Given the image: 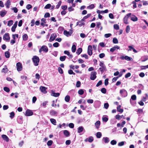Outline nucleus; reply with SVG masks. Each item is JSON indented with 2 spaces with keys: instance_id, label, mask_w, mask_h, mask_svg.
Returning a JSON list of instances; mask_svg holds the SVG:
<instances>
[{
  "instance_id": "nucleus-1",
  "label": "nucleus",
  "mask_w": 148,
  "mask_h": 148,
  "mask_svg": "<svg viewBox=\"0 0 148 148\" xmlns=\"http://www.w3.org/2000/svg\"><path fill=\"white\" fill-rule=\"evenodd\" d=\"M32 60L34 63V64L35 66H37L38 65L39 58L38 57L36 56H34L32 58Z\"/></svg>"
},
{
  "instance_id": "nucleus-2",
  "label": "nucleus",
  "mask_w": 148,
  "mask_h": 148,
  "mask_svg": "<svg viewBox=\"0 0 148 148\" xmlns=\"http://www.w3.org/2000/svg\"><path fill=\"white\" fill-rule=\"evenodd\" d=\"M48 51V49L47 46L45 45L42 46L39 50V52L40 53L42 51L47 53Z\"/></svg>"
},
{
  "instance_id": "nucleus-3",
  "label": "nucleus",
  "mask_w": 148,
  "mask_h": 148,
  "mask_svg": "<svg viewBox=\"0 0 148 148\" xmlns=\"http://www.w3.org/2000/svg\"><path fill=\"white\" fill-rule=\"evenodd\" d=\"M131 15V13H129L126 14V15L125 16L123 19V23L125 24H127L129 23L128 22V19Z\"/></svg>"
},
{
  "instance_id": "nucleus-4",
  "label": "nucleus",
  "mask_w": 148,
  "mask_h": 148,
  "mask_svg": "<svg viewBox=\"0 0 148 148\" xmlns=\"http://www.w3.org/2000/svg\"><path fill=\"white\" fill-rule=\"evenodd\" d=\"M3 39L7 42H9L10 40V37L8 33H5L3 36Z\"/></svg>"
},
{
  "instance_id": "nucleus-5",
  "label": "nucleus",
  "mask_w": 148,
  "mask_h": 148,
  "mask_svg": "<svg viewBox=\"0 0 148 148\" xmlns=\"http://www.w3.org/2000/svg\"><path fill=\"white\" fill-rule=\"evenodd\" d=\"M120 93L121 96L123 97H125L127 95V91L124 89L121 90L120 91Z\"/></svg>"
},
{
  "instance_id": "nucleus-6",
  "label": "nucleus",
  "mask_w": 148,
  "mask_h": 148,
  "mask_svg": "<svg viewBox=\"0 0 148 148\" xmlns=\"http://www.w3.org/2000/svg\"><path fill=\"white\" fill-rule=\"evenodd\" d=\"M73 33V31L72 29H70L69 31H67L66 30H64L63 32L64 35L67 37H69Z\"/></svg>"
},
{
  "instance_id": "nucleus-7",
  "label": "nucleus",
  "mask_w": 148,
  "mask_h": 148,
  "mask_svg": "<svg viewBox=\"0 0 148 148\" xmlns=\"http://www.w3.org/2000/svg\"><path fill=\"white\" fill-rule=\"evenodd\" d=\"M16 69L18 71H20L22 70L23 66L21 63L18 62L16 64Z\"/></svg>"
},
{
  "instance_id": "nucleus-8",
  "label": "nucleus",
  "mask_w": 148,
  "mask_h": 148,
  "mask_svg": "<svg viewBox=\"0 0 148 148\" xmlns=\"http://www.w3.org/2000/svg\"><path fill=\"white\" fill-rule=\"evenodd\" d=\"M97 72L95 71L91 72L90 75V78L92 80H94L96 77V75Z\"/></svg>"
},
{
  "instance_id": "nucleus-9",
  "label": "nucleus",
  "mask_w": 148,
  "mask_h": 148,
  "mask_svg": "<svg viewBox=\"0 0 148 148\" xmlns=\"http://www.w3.org/2000/svg\"><path fill=\"white\" fill-rule=\"evenodd\" d=\"M92 46L91 45H89L88 48V55L91 56L92 55Z\"/></svg>"
},
{
  "instance_id": "nucleus-10",
  "label": "nucleus",
  "mask_w": 148,
  "mask_h": 148,
  "mask_svg": "<svg viewBox=\"0 0 148 148\" xmlns=\"http://www.w3.org/2000/svg\"><path fill=\"white\" fill-rule=\"evenodd\" d=\"M57 34L56 33H54L51 34L50 37L49 41L50 42L54 40L55 38L57 37Z\"/></svg>"
},
{
  "instance_id": "nucleus-11",
  "label": "nucleus",
  "mask_w": 148,
  "mask_h": 148,
  "mask_svg": "<svg viewBox=\"0 0 148 148\" xmlns=\"http://www.w3.org/2000/svg\"><path fill=\"white\" fill-rule=\"evenodd\" d=\"M130 17V18L131 20L134 22H136L138 20L137 17L134 14H131V15Z\"/></svg>"
},
{
  "instance_id": "nucleus-12",
  "label": "nucleus",
  "mask_w": 148,
  "mask_h": 148,
  "mask_svg": "<svg viewBox=\"0 0 148 148\" xmlns=\"http://www.w3.org/2000/svg\"><path fill=\"white\" fill-rule=\"evenodd\" d=\"M40 89L41 91L44 94H46L47 92V91L46 90L47 88L45 87L41 86L40 87Z\"/></svg>"
},
{
  "instance_id": "nucleus-13",
  "label": "nucleus",
  "mask_w": 148,
  "mask_h": 148,
  "mask_svg": "<svg viewBox=\"0 0 148 148\" xmlns=\"http://www.w3.org/2000/svg\"><path fill=\"white\" fill-rule=\"evenodd\" d=\"M33 114V112L31 110L28 109L26 112L25 115L26 116H29L32 115Z\"/></svg>"
},
{
  "instance_id": "nucleus-14",
  "label": "nucleus",
  "mask_w": 148,
  "mask_h": 148,
  "mask_svg": "<svg viewBox=\"0 0 148 148\" xmlns=\"http://www.w3.org/2000/svg\"><path fill=\"white\" fill-rule=\"evenodd\" d=\"M49 113L51 115L55 116H57L58 114L57 112L53 110H51Z\"/></svg>"
},
{
  "instance_id": "nucleus-15",
  "label": "nucleus",
  "mask_w": 148,
  "mask_h": 148,
  "mask_svg": "<svg viewBox=\"0 0 148 148\" xmlns=\"http://www.w3.org/2000/svg\"><path fill=\"white\" fill-rule=\"evenodd\" d=\"M102 141L104 143H107L109 142L110 140L108 138L105 137L103 138Z\"/></svg>"
},
{
  "instance_id": "nucleus-16",
  "label": "nucleus",
  "mask_w": 148,
  "mask_h": 148,
  "mask_svg": "<svg viewBox=\"0 0 148 148\" xmlns=\"http://www.w3.org/2000/svg\"><path fill=\"white\" fill-rule=\"evenodd\" d=\"M100 103L99 101H97L95 102L94 106L96 108H97L100 106Z\"/></svg>"
},
{
  "instance_id": "nucleus-17",
  "label": "nucleus",
  "mask_w": 148,
  "mask_h": 148,
  "mask_svg": "<svg viewBox=\"0 0 148 148\" xmlns=\"http://www.w3.org/2000/svg\"><path fill=\"white\" fill-rule=\"evenodd\" d=\"M119 48L120 47L119 46L117 45H115L112 48H111L110 49V51L111 52H113L114 51L116 50V49H119Z\"/></svg>"
},
{
  "instance_id": "nucleus-18",
  "label": "nucleus",
  "mask_w": 148,
  "mask_h": 148,
  "mask_svg": "<svg viewBox=\"0 0 148 148\" xmlns=\"http://www.w3.org/2000/svg\"><path fill=\"white\" fill-rule=\"evenodd\" d=\"M51 95L54 97H57L60 96V93H55L52 90Z\"/></svg>"
},
{
  "instance_id": "nucleus-19",
  "label": "nucleus",
  "mask_w": 148,
  "mask_h": 148,
  "mask_svg": "<svg viewBox=\"0 0 148 148\" xmlns=\"http://www.w3.org/2000/svg\"><path fill=\"white\" fill-rule=\"evenodd\" d=\"M1 137L6 142H8L9 141V138L6 135L3 134L2 135Z\"/></svg>"
},
{
  "instance_id": "nucleus-20",
  "label": "nucleus",
  "mask_w": 148,
  "mask_h": 148,
  "mask_svg": "<svg viewBox=\"0 0 148 148\" xmlns=\"http://www.w3.org/2000/svg\"><path fill=\"white\" fill-rule=\"evenodd\" d=\"M8 70L6 66L5 65L4 66V68H3L1 70V72L4 73L5 74L8 72Z\"/></svg>"
},
{
  "instance_id": "nucleus-21",
  "label": "nucleus",
  "mask_w": 148,
  "mask_h": 148,
  "mask_svg": "<svg viewBox=\"0 0 148 148\" xmlns=\"http://www.w3.org/2000/svg\"><path fill=\"white\" fill-rule=\"evenodd\" d=\"M7 12V11L5 10L1 11L0 12V15L1 17H3L6 14Z\"/></svg>"
},
{
  "instance_id": "nucleus-22",
  "label": "nucleus",
  "mask_w": 148,
  "mask_h": 148,
  "mask_svg": "<svg viewBox=\"0 0 148 148\" xmlns=\"http://www.w3.org/2000/svg\"><path fill=\"white\" fill-rule=\"evenodd\" d=\"M84 130V128L82 126H80L77 128V132L78 133H80L82 132Z\"/></svg>"
},
{
  "instance_id": "nucleus-23",
  "label": "nucleus",
  "mask_w": 148,
  "mask_h": 148,
  "mask_svg": "<svg viewBox=\"0 0 148 148\" xmlns=\"http://www.w3.org/2000/svg\"><path fill=\"white\" fill-rule=\"evenodd\" d=\"M11 4V1L10 0H8L5 3V5L7 8H9Z\"/></svg>"
},
{
  "instance_id": "nucleus-24",
  "label": "nucleus",
  "mask_w": 148,
  "mask_h": 148,
  "mask_svg": "<svg viewBox=\"0 0 148 148\" xmlns=\"http://www.w3.org/2000/svg\"><path fill=\"white\" fill-rule=\"evenodd\" d=\"M64 135L66 137L69 136L70 134L69 132L67 130H64L63 131Z\"/></svg>"
},
{
  "instance_id": "nucleus-25",
  "label": "nucleus",
  "mask_w": 148,
  "mask_h": 148,
  "mask_svg": "<svg viewBox=\"0 0 148 148\" xmlns=\"http://www.w3.org/2000/svg\"><path fill=\"white\" fill-rule=\"evenodd\" d=\"M100 125V122L99 121H97L95 123V125L97 129H98L99 128Z\"/></svg>"
},
{
  "instance_id": "nucleus-26",
  "label": "nucleus",
  "mask_w": 148,
  "mask_h": 148,
  "mask_svg": "<svg viewBox=\"0 0 148 148\" xmlns=\"http://www.w3.org/2000/svg\"><path fill=\"white\" fill-rule=\"evenodd\" d=\"M101 23L100 22H98L97 23L96 27L98 28H100V31H101L102 29V27L101 26Z\"/></svg>"
},
{
  "instance_id": "nucleus-27",
  "label": "nucleus",
  "mask_w": 148,
  "mask_h": 148,
  "mask_svg": "<svg viewBox=\"0 0 148 148\" xmlns=\"http://www.w3.org/2000/svg\"><path fill=\"white\" fill-rule=\"evenodd\" d=\"M145 96L143 97L142 100L143 101H145L148 99V95L147 94H145Z\"/></svg>"
},
{
  "instance_id": "nucleus-28",
  "label": "nucleus",
  "mask_w": 148,
  "mask_h": 148,
  "mask_svg": "<svg viewBox=\"0 0 148 148\" xmlns=\"http://www.w3.org/2000/svg\"><path fill=\"white\" fill-rule=\"evenodd\" d=\"M121 105L118 106L117 108V111L122 113L123 112V109H121Z\"/></svg>"
},
{
  "instance_id": "nucleus-29",
  "label": "nucleus",
  "mask_w": 148,
  "mask_h": 148,
  "mask_svg": "<svg viewBox=\"0 0 148 148\" xmlns=\"http://www.w3.org/2000/svg\"><path fill=\"white\" fill-rule=\"evenodd\" d=\"M106 66H102L99 68V70L101 71L102 73H103L104 71L106 70Z\"/></svg>"
},
{
  "instance_id": "nucleus-30",
  "label": "nucleus",
  "mask_w": 148,
  "mask_h": 148,
  "mask_svg": "<svg viewBox=\"0 0 148 148\" xmlns=\"http://www.w3.org/2000/svg\"><path fill=\"white\" fill-rule=\"evenodd\" d=\"M17 121L18 123H19L21 124L23 123L22 118L21 117H18L17 119Z\"/></svg>"
},
{
  "instance_id": "nucleus-31",
  "label": "nucleus",
  "mask_w": 148,
  "mask_h": 148,
  "mask_svg": "<svg viewBox=\"0 0 148 148\" xmlns=\"http://www.w3.org/2000/svg\"><path fill=\"white\" fill-rule=\"evenodd\" d=\"M70 97L68 95H67L66 96V97H65V98H64V100H65V101L67 102H69L70 100Z\"/></svg>"
},
{
  "instance_id": "nucleus-32",
  "label": "nucleus",
  "mask_w": 148,
  "mask_h": 148,
  "mask_svg": "<svg viewBox=\"0 0 148 148\" xmlns=\"http://www.w3.org/2000/svg\"><path fill=\"white\" fill-rule=\"evenodd\" d=\"M82 48H79L77 50V51L76 52V53L78 55H79L82 52Z\"/></svg>"
},
{
  "instance_id": "nucleus-33",
  "label": "nucleus",
  "mask_w": 148,
  "mask_h": 148,
  "mask_svg": "<svg viewBox=\"0 0 148 148\" xmlns=\"http://www.w3.org/2000/svg\"><path fill=\"white\" fill-rule=\"evenodd\" d=\"M76 50V46L75 45L73 44L71 48V50L73 52H75Z\"/></svg>"
},
{
  "instance_id": "nucleus-34",
  "label": "nucleus",
  "mask_w": 148,
  "mask_h": 148,
  "mask_svg": "<svg viewBox=\"0 0 148 148\" xmlns=\"http://www.w3.org/2000/svg\"><path fill=\"white\" fill-rule=\"evenodd\" d=\"M28 36L26 34H25L23 36V40H24L26 41L27 40Z\"/></svg>"
},
{
  "instance_id": "nucleus-35",
  "label": "nucleus",
  "mask_w": 148,
  "mask_h": 148,
  "mask_svg": "<svg viewBox=\"0 0 148 148\" xmlns=\"http://www.w3.org/2000/svg\"><path fill=\"white\" fill-rule=\"evenodd\" d=\"M5 55L6 58H8L10 57V53L8 51H6L5 53Z\"/></svg>"
},
{
  "instance_id": "nucleus-36",
  "label": "nucleus",
  "mask_w": 148,
  "mask_h": 148,
  "mask_svg": "<svg viewBox=\"0 0 148 148\" xmlns=\"http://www.w3.org/2000/svg\"><path fill=\"white\" fill-rule=\"evenodd\" d=\"M96 137L97 138H100L102 136L101 133L100 132H98L96 133Z\"/></svg>"
},
{
  "instance_id": "nucleus-37",
  "label": "nucleus",
  "mask_w": 148,
  "mask_h": 148,
  "mask_svg": "<svg viewBox=\"0 0 148 148\" xmlns=\"http://www.w3.org/2000/svg\"><path fill=\"white\" fill-rule=\"evenodd\" d=\"M50 121L54 125H56V121L55 119H50Z\"/></svg>"
},
{
  "instance_id": "nucleus-38",
  "label": "nucleus",
  "mask_w": 148,
  "mask_h": 148,
  "mask_svg": "<svg viewBox=\"0 0 148 148\" xmlns=\"http://www.w3.org/2000/svg\"><path fill=\"white\" fill-rule=\"evenodd\" d=\"M126 60H127L128 61H131L132 59L130 58V57H129L127 56H125V59Z\"/></svg>"
},
{
  "instance_id": "nucleus-39",
  "label": "nucleus",
  "mask_w": 148,
  "mask_h": 148,
  "mask_svg": "<svg viewBox=\"0 0 148 148\" xmlns=\"http://www.w3.org/2000/svg\"><path fill=\"white\" fill-rule=\"evenodd\" d=\"M95 8L94 5L93 4H91L87 7V8L89 9H92Z\"/></svg>"
},
{
  "instance_id": "nucleus-40",
  "label": "nucleus",
  "mask_w": 148,
  "mask_h": 148,
  "mask_svg": "<svg viewBox=\"0 0 148 148\" xmlns=\"http://www.w3.org/2000/svg\"><path fill=\"white\" fill-rule=\"evenodd\" d=\"M15 114L13 112H12L10 113V117L11 119H12L14 117V116Z\"/></svg>"
},
{
  "instance_id": "nucleus-41",
  "label": "nucleus",
  "mask_w": 148,
  "mask_h": 148,
  "mask_svg": "<svg viewBox=\"0 0 148 148\" xmlns=\"http://www.w3.org/2000/svg\"><path fill=\"white\" fill-rule=\"evenodd\" d=\"M79 94L82 95L84 93V91L82 89H80L78 91Z\"/></svg>"
},
{
  "instance_id": "nucleus-42",
  "label": "nucleus",
  "mask_w": 148,
  "mask_h": 148,
  "mask_svg": "<svg viewBox=\"0 0 148 148\" xmlns=\"http://www.w3.org/2000/svg\"><path fill=\"white\" fill-rule=\"evenodd\" d=\"M66 58V57L65 56H62L60 57V59L61 61H63L65 60Z\"/></svg>"
},
{
  "instance_id": "nucleus-43",
  "label": "nucleus",
  "mask_w": 148,
  "mask_h": 148,
  "mask_svg": "<svg viewBox=\"0 0 148 148\" xmlns=\"http://www.w3.org/2000/svg\"><path fill=\"white\" fill-rule=\"evenodd\" d=\"M62 3V1H59L58 2V4L56 6V8L58 9L61 5Z\"/></svg>"
},
{
  "instance_id": "nucleus-44",
  "label": "nucleus",
  "mask_w": 148,
  "mask_h": 148,
  "mask_svg": "<svg viewBox=\"0 0 148 148\" xmlns=\"http://www.w3.org/2000/svg\"><path fill=\"white\" fill-rule=\"evenodd\" d=\"M3 90L7 92H9L10 91V89L8 87H5L3 88Z\"/></svg>"
},
{
  "instance_id": "nucleus-45",
  "label": "nucleus",
  "mask_w": 148,
  "mask_h": 148,
  "mask_svg": "<svg viewBox=\"0 0 148 148\" xmlns=\"http://www.w3.org/2000/svg\"><path fill=\"white\" fill-rule=\"evenodd\" d=\"M102 121L103 122H106L108 120V119L107 117L103 116L102 118Z\"/></svg>"
},
{
  "instance_id": "nucleus-46",
  "label": "nucleus",
  "mask_w": 148,
  "mask_h": 148,
  "mask_svg": "<svg viewBox=\"0 0 148 148\" xmlns=\"http://www.w3.org/2000/svg\"><path fill=\"white\" fill-rule=\"evenodd\" d=\"M18 34H13L12 35V38L13 39L16 40V38H18Z\"/></svg>"
},
{
  "instance_id": "nucleus-47",
  "label": "nucleus",
  "mask_w": 148,
  "mask_h": 148,
  "mask_svg": "<svg viewBox=\"0 0 148 148\" xmlns=\"http://www.w3.org/2000/svg\"><path fill=\"white\" fill-rule=\"evenodd\" d=\"M112 41L114 44H117L118 43V41L117 39L116 38H114L112 40Z\"/></svg>"
},
{
  "instance_id": "nucleus-48",
  "label": "nucleus",
  "mask_w": 148,
  "mask_h": 148,
  "mask_svg": "<svg viewBox=\"0 0 148 148\" xmlns=\"http://www.w3.org/2000/svg\"><path fill=\"white\" fill-rule=\"evenodd\" d=\"M93 140V138L92 136H90L88 138V141L90 143H92Z\"/></svg>"
},
{
  "instance_id": "nucleus-49",
  "label": "nucleus",
  "mask_w": 148,
  "mask_h": 148,
  "mask_svg": "<svg viewBox=\"0 0 148 148\" xmlns=\"http://www.w3.org/2000/svg\"><path fill=\"white\" fill-rule=\"evenodd\" d=\"M13 24V21L12 20H11L8 21V25L9 26H11Z\"/></svg>"
},
{
  "instance_id": "nucleus-50",
  "label": "nucleus",
  "mask_w": 148,
  "mask_h": 148,
  "mask_svg": "<svg viewBox=\"0 0 148 148\" xmlns=\"http://www.w3.org/2000/svg\"><path fill=\"white\" fill-rule=\"evenodd\" d=\"M130 27L129 25H127V26L126 29V32L127 33H128L130 31Z\"/></svg>"
},
{
  "instance_id": "nucleus-51",
  "label": "nucleus",
  "mask_w": 148,
  "mask_h": 148,
  "mask_svg": "<svg viewBox=\"0 0 148 148\" xmlns=\"http://www.w3.org/2000/svg\"><path fill=\"white\" fill-rule=\"evenodd\" d=\"M101 92L103 94H105L106 92V90L105 88H102L101 89Z\"/></svg>"
},
{
  "instance_id": "nucleus-52",
  "label": "nucleus",
  "mask_w": 148,
  "mask_h": 148,
  "mask_svg": "<svg viewBox=\"0 0 148 148\" xmlns=\"http://www.w3.org/2000/svg\"><path fill=\"white\" fill-rule=\"evenodd\" d=\"M91 16V14H88L86 16H85L84 17L83 19L84 20L90 17Z\"/></svg>"
},
{
  "instance_id": "nucleus-53",
  "label": "nucleus",
  "mask_w": 148,
  "mask_h": 148,
  "mask_svg": "<svg viewBox=\"0 0 148 148\" xmlns=\"http://www.w3.org/2000/svg\"><path fill=\"white\" fill-rule=\"evenodd\" d=\"M125 141H122L119 143L118 144V146H121L125 144Z\"/></svg>"
},
{
  "instance_id": "nucleus-54",
  "label": "nucleus",
  "mask_w": 148,
  "mask_h": 148,
  "mask_svg": "<svg viewBox=\"0 0 148 148\" xmlns=\"http://www.w3.org/2000/svg\"><path fill=\"white\" fill-rule=\"evenodd\" d=\"M59 44L57 42H56L53 44V46L55 47H59Z\"/></svg>"
},
{
  "instance_id": "nucleus-55",
  "label": "nucleus",
  "mask_w": 148,
  "mask_h": 148,
  "mask_svg": "<svg viewBox=\"0 0 148 148\" xmlns=\"http://www.w3.org/2000/svg\"><path fill=\"white\" fill-rule=\"evenodd\" d=\"M58 71L60 74H62L63 73V71L60 67L58 68Z\"/></svg>"
},
{
  "instance_id": "nucleus-56",
  "label": "nucleus",
  "mask_w": 148,
  "mask_h": 148,
  "mask_svg": "<svg viewBox=\"0 0 148 148\" xmlns=\"http://www.w3.org/2000/svg\"><path fill=\"white\" fill-rule=\"evenodd\" d=\"M51 5L50 4H47L45 7V8L46 9H49L51 7Z\"/></svg>"
},
{
  "instance_id": "nucleus-57",
  "label": "nucleus",
  "mask_w": 148,
  "mask_h": 148,
  "mask_svg": "<svg viewBox=\"0 0 148 148\" xmlns=\"http://www.w3.org/2000/svg\"><path fill=\"white\" fill-rule=\"evenodd\" d=\"M53 141L51 140H50L48 141L47 143V145L48 146H51L53 143Z\"/></svg>"
},
{
  "instance_id": "nucleus-58",
  "label": "nucleus",
  "mask_w": 148,
  "mask_h": 148,
  "mask_svg": "<svg viewBox=\"0 0 148 148\" xmlns=\"http://www.w3.org/2000/svg\"><path fill=\"white\" fill-rule=\"evenodd\" d=\"M114 28L116 30H118L119 29V27L118 25L117 24H114Z\"/></svg>"
},
{
  "instance_id": "nucleus-59",
  "label": "nucleus",
  "mask_w": 148,
  "mask_h": 148,
  "mask_svg": "<svg viewBox=\"0 0 148 148\" xmlns=\"http://www.w3.org/2000/svg\"><path fill=\"white\" fill-rule=\"evenodd\" d=\"M117 143L116 141L114 140H112L110 142V143L112 145H116Z\"/></svg>"
},
{
  "instance_id": "nucleus-60",
  "label": "nucleus",
  "mask_w": 148,
  "mask_h": 148,
  "mask_svg": "<svg viewBox=\"0 0 148 148\" xmlns=\"http://www.w3.org/2000/svg\"><path fill=\"white\" fill-rule=\"evenodd\" d=\"M81 56L82 57L85 58L86 59H88V56L86 54L81 55Z\"/></svg>"
},
{
  "instance_id": "nucleus-61",
  "label": "nucleus",
  "mask_w": 148,
  "mask_h": 148,
  "mask_svg": "<svg viewBox=\"0 0 148 148\" xmlns=\"http://www.w3.org/2000/svg\"><path fill=\"white\" fill-rule=\"evenodd\" d=\"M68 73L69 74H73V75H75V73L73 72V71L71 70H69L68 71Z\"/></svg>"
},
{
  "instance_id": "nucleus-62",
  "label": "nucleus",
  "mask_w": 148,
  "mask_h": 148,
  "mask_svg": "<svg viewBox=\"0 0 148 148\" xmlns=\"http://www.w3.org/2000/svg\"><path fill=\"white\" fill-rule=\"evenodd\" d=\"M112 35L111 34H106L104 35V37L106 38H108L110 37Z\"/></svg>"
},
{
  "instance_id": "nucleus-63",
  "label": "nucleus",
  "mask_w": 148,
  "mask_h": 148,
  "mask_svg": "<svg viewBox=\"0 0 148 148\" xmlns=\"http://www.w3.org/2000/svg\"><path fill=\"white\" fill-rule=\"evenodd\" d=\"M81 85V82L80 81H78L77 82L76 86L78 88Z\"/></svg>"
},
{
  "instance_id": "nucleus-64",
  "label": "nucleus",
  "mask_w": 148,
  "mask_h": 148,
  "mask_svg": "<svg viewBox=\"0 0 148 148\" xmlns=\"http://www.w3.org/2000/svg\"><path fill=\"white\" fill-rule=\"evenodd\" d=\"M61 8L63 10H65L67 8V6L66 5H62L61 6Z\"/></svg>"
}]
</instances>
